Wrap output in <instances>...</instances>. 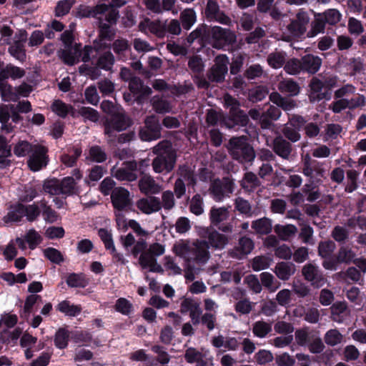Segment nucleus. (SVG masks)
I'll return each instance as SVG.
<instances>
[{"instance_id":"nucleus-1","label":"nucleus","mask_w":366,"mask_h":366,"mask_svg":"<svg viewBox=\"0 0 366 366\" xmlns=\"http://www.w3.org/2000/svg\"><path fill=\"white\" fill-rule=\"evenodd\" d=\"M167 144L161 142L153 148V152L157 156L152 160V166L156 173L168 174L176 164L177 154Z\"/></svg>"},{"instance_id":"nucleus-2","label":"nucleus","mask_w":366,"mask_h":366,"mask_svg":"<svg viewBox=\"0 0 366 366\" xmlns=\"http://www.w3.org/2000/svg\"><path fill=\"white\" fill-rule=\"evenodd\" d=\"M337 86V78L335 76H325L322 79L313 76L309 84L310 98L313 97L317 101H329L332 98L333 88Z\"/></svg>"},{"instance_id":"nucleus-3","label":"nucleus","mask_w":366,"mask_h":366,"mask_svg":"<svg viewBox=\"0 0 366 366\" xmlns=\"http://www.w3.org/2000/svg\"><path fill=\"white\" fill-rule=\"evenodd\" d=\"M133 124L132 119L122 109L112 117L105 119L103 124L104 134L112 142V138L114 139L117 137L116 132L125 131Z\"/></svg>"},{"instance_id":"nucleus-4","label":"nucleus","mask_w":366,"mask_h":366,"mask_svg":"<svg viewBox=\"0 0 366 366\" xmlns=\"http://www.w3.org/2000/svg\"><path fill=\"white\" fill-rule=\"evenodd\" d=\"M43 188L45 192L51 195L63 194L65 197L77 194L79 192L73 177H66L61 180L56 178L48 180L44 182Z\"/></svg>"},{"instance_id":"nucleus-5","label":"nucleus","mask_w":366,"mask_h":366,"mask_svg":"<svg viewBox=\"0 0 366 366\" xmlns=\"http://www.w3.org/2000/svg\"><path fill=\"white\" fill-rule=\"evenodd\" d=\"M207 38V44H210L217 49L232 45L237 39V36L233 31L219 26H208Z\"/></svg>"},{"instance_id":"nucleus-6","label":"nucleus","mask_w":366,"mask_h":366,"mask_svg":"<svg viewBox=\"0 0 366 366\" xmlns=\"http://www.w3.org/2000/svg\"><path fill=\"white\" fill-rule=\"evenodd\" d=\"M230 144L231 154L234 159L242 164L253 162L255 158L254 148L244 139L231 140Z\"/></svg>"},{"instance_id":"nucleus-7","label":"nucleus","mask_w":366,"mask_h":366,"mask_svg":"<svg viewBox=\"0 0 366 366\" xmlns=\"http://www.w3.org/2000/svg\"><path fill=\"white\" fill-rule=\"evenodd\" d=\"M162 126L154 115L148 116L144 120V126L141 127L139 136L141 140L151 142L161 137Z\"/></svg>"},{"instance_id":"nucleus-8","label":"nucleus","mask_w":366,"mask_h":366,"mask_svg":"<svg viewBox=\"0 0 366 366\" xmlns=\"http://www.w3.org/2000/svg\"><path fill=\"white\" fill-rule=\"evenodd\" d=\"M234 183L229 178L214 179L210 184L209 193L216 202H221L225 197H229L234 192Z\"/></svg>"},{"instance_id":"nucleus-9","label":"nucleus","mask_w":366,"mask_h":366,"mask_svg":"<svg viewBox=\"0 0 366 366\" xmlns=\"http://www.w3.org/2000/svg\"><path fill=\"white\" fill-rule=\"evenodd\" d=\"M48 149L41 144H35V147L29 156L27 164L30 170L37 172L45 167L49 161Z\"/></svg>"},{"instance_id":"nucleus-10","label":"nucleus","mask_w":366,"mask_h":366,"mask_svg":"<svg viewBox=\"0 0 366 366\" xmlns=\"http://www.w3.org/2000/svg\"><path fill=\"white\" fill-rule=\"evenodd\" d=\"M355 256V254L350 248L342 246L331 259L322 262V266L325 269L336 271L338 269L339 264L342 263L350 264L353 261Z\"/></svg>"},{"instance_id":"nucleus-11","label":"nucleus","mask_w":366,"mask_h":366,"mask_svg":"<svg viewBox=\"0 0 366 366\" xmlns=\"http://www.w3.org/2000/svg\"><path fill=\"white\" fill-rule=\"evenodd\" d=\"M113 207L118 211L132 210V201L129 192L124 187H115L111 193Z\"/></svg>"},{"instance_id":"nucleus-12","label":"nucleus","mask_w":366,"mask_h":366,"mask_svg":"<svg viewBox=\"0 0 366 366\" xmlns=\"http://www.w3.org/2000/svg\"><path fill=\"white\" fill-rule=\"evenodd\" d=\"M249 122L248 115L242 109L229 112L221 122V125L235 131L246 127Z\"/></svg>"},{"instance_id":"nucleus-13","label":"nucleus","mask_w":366,"mask_h":366,"mask_svg":"<svg viewBox=\"0 0 366 366\" xmlns=\"http://www.w3.org/2000/svg\"><path fill=\"white\" fill-rule=\"evenodd\" d=\"M310 19L307 11L301 9L296 14L295 18L287 25V30L293 36L300 37L306 32Z\"/></svg>"},{"instance_id":"nucleus-14","label":"nucleus","mask_w":366,"mask_h":366,"mask_svg":"<svg viewBox=\"0 0 366 366\" xmlns=\"http://www.w3.org/2000/svg\"><path fill=\"white\" fill-rule=\"evenodd\" d=\"M302 275L305 280L311 282L312 286L320 288L326 283V278L322 272L316 265L311 263L305 264L302 269Z\"/></svg>"},{"instance_id":"nucleus-15","label":"nucleus","mask_w":366,"mask_h":366,"mask_svg":"<svg viewBox=\"0 0 366 366\" xmlns=\"http://www.w3.org/2000/svg\"><path fill=\"white\" fill-rule=\"evenodd\" d=\"M58 56L64 64L68 66H73L82 59L83 50L80 44H75L74 46L64 47L58 51Z\"/></svg>"},{"instance_id":"nucleus-16","label":"nucleus","mask_w":366,"mask_h":366,"mask_svg":"<svg viewBox=\"0 0 366 366\" xmlns=\"http://www.w3.org/2000/svg\"><path fill=\"white\" fill-rule=\"evenodd\" d=\"M105 40L95 39L93 45H86L83 49V56L81 61L84 63L90 61L92 59L95 58L97 55L101 54L102 51L109 49L111 44L104 42Z\"/></svg>"},{"instance_id":"nucleus-17","label":"nucleus","mask_w":366,"mask_h":366,"mask_svg":"<svg viewBox=\"0 0 366 366\" xmlns=\"http://www.w3.org/2000/svg\"><path fill=\"white\" fill-rule=\"evenodd\" d=\"M109 9V6L106 4H97L95 6L81 4L76 8L75 16L78 18H90L93 17L98 20L99 15L104 14Z\"/></svg>"},{"instance_id":"nucleus-18","label":"nucleus","mask_w":366,"mask_h":366,"mask_svg":"<svg viewBox=\"0 0 366 366\" xmlns=\"http://www.w3.org/2000/svg\"><path fill=\"white\" fill-rule=\"evenodd\" d=\"M137 207L144 214H151L159 212L162 209V203L159 198L154 196L143 197L136 202Z\"/></svg>"},{"instance_id":"nucleus-19","label":"nucleus","mask_w":366,"mask_h":366,"mask_svg":"<svg viewBox=\"0 0 366 366\" xmlns=\"http://www.w3.org/2000/svg\"><path fill=\"white\" fill-rule=\"evenodd\" d=\"M221 59H225L226 61L217 62L208 71L207 77L209 81L219 83L224 80L228 71V58L226 55H224L221 57Z\"/></svg>"},{"instance_id":"nucleus-20","label":"nucleus","mask_w":366,"mask_h":366,"mask_svg":"<svg viewBox=\"0 0 366 366\" xmlns=\"http://www.w3.org/2000/svg\"><path fill=\"white\" fill-rule=\"evenodd\" d=\"M254 242L251 238L244 236L239 239L238 245L229 252L233 258L242 259L249 254L254 249Z\"/></svg>"},{"instance_id":"nucleus-21","label":"nucleus","mask_w":366,"mask_h":366,"mask_svg":"<svg viewBox=\"0 0 366 366\" xmlns=\"http://www.w3.org/2000/svg\"><path fill=\"white\" fill-rule=\"evenodd\" d=\"M272 150L282 159H288L291 154L292 147L290 142L280 135L277 136L272 142Z\"/></svg>"},{"instance_id":"nucleus-22","label":"nucleus","mask_w":366,"mask_h":366,"mask_svg":"<svg viewBox=\"0 0 366 366\" xmlns=\"http://www.w3.org/2000/svg\"><path fill=\"white\" fill-rule=\"evenodd\" d=\"M302 71L310 74H316L320 69L322 60L318 56L311 54L301 57Z\"/></svg>"},{"instance_id":"nucleus-23","label":"nucleus","mask_w":366,"mask_h":366,"mask_svg":"<svg viewBox=\"0 0 366 366\" xmlns=\"http://www.w3.org/2000/svg\"><path fill=\"white\" fill-rule=\"evenodd\" d=\"M204 237L208 239L209 246L216 249H222L228 242L226 235L220 234L215 229L207 228L204 231Z\"/></svg>"},{"instance_id":"nucleus-24","label":"nucleus","mask_w":366,"mask_h":366,"mask_svg":"<svg viewBox=\"0 0 366 366\" xmlns=\"http://www.w3.org/2000/svg\"><path fill=\"white\" fill-rule=\"evenodd\" d=\"M98 38L101 40L112 41L116 36V29L113 25L104 21L102 17L98 18Z\"/></svg>"},{"instance_id":"nucleus-25","label":"nucleus","mask_w":366,"mask_h":366,"mask_svg":"<svg viewBox=\"0 0 366 366\" xmlns=\"http://www.w3.org/2000/svg\"><path fill=\"white\" fill-rule=\"evenodd\" d=\"M139 187L142 193L148 194H156L160 192V186L156 183L151 177L144 176L139 181Z\"/></svg>"},{"instance_id":"nucleus-26","label":"nucleus","mask_w":366,"mask_h":366,"mask_svg":"<svg viewBox=\"0 0 366 366\" xmlns=\"http://www.w3.org/2000/svg\"><path fill=\"white\" fill-rule=\"evenodd\" d=\"M295 271V265L290 262H278L274 268L276 275L282 280H288Z\"/></svg>"},{"instance_id":"nucleus-27","label":"nucleus","mask_w":366,"mask_h":366,"mask_svg":"<svg viewBox=\"0 0 366 366\" xmlns=\"http://www.w3.org/2000/svg\"><path fill=\"white\" fill-rule=\"evenodd\" d=\"M260 185V180L252 172H245L242 179L240 181L241 187L249 193L254 192Z\"/></svg>"},{"instance_id":"nucleus-28","label":"nucleus","mask_w":366,"mask_h":366,"mask_svg":"<svg viewBox=\"0 0 366 366\" xmlns=\"http://www.w3.org/2000/svg\"><path fill=\"white\" fill-rule=\"evenodd\" d=\"M209 246L206 240L198 241L194 244V260L197 263L204 264L209 258Z\"/></svg>"},{"instance_id":"nucleus-29","label":"nucleus","mask_w":366,"mask_h":366,"mask_svg":"<svg viewBox=\"0 0 366 366\" xmlns=\"http://www.w3.org/2000/svg\"><path fill=\"white\" fill-rule=\"evenodd\" d=\"M55 309L56 311L69 317H76L82 310L80 305L71 304V302L67 300L60 302L56 306H55Z\"/></svg>"},{"instance_id":"nucleus-30","label":"nucleus","mask_w":366,"mask_h":366,"mask_svg":"<svg viewBox=\"0 0 366 366\" xmlns=\"http://www.w3.org/2000/svg\"><path fill=\"white\" fill-rule=\"evenodd\" d=\"M208 26L206 24L199 25L187 37V43L190 46L195 40H198L200 44H207Z\"/></svg>"},{"instance_id":"nucleus-31","label":"nucleus","mask_w":366,"mask_h":366,"mask_svg":"<svg viewBox=\"0 0 366 366\" xmlns=\"http://www.w3.org/2000/svg\"><path fill=\"white\" fill-rule=\"evenodd\" d=\"M69 340H71V332L66 327H61L55 332L54 344L56 348L64 350L68 347Z\"/></svg>"},{"instance_id":"nucleus-32","label":"nucleus","mask_w":366,"mask_h":366,"mask_svg":"<svg viewBox=\"0 0 366 366\" xmlns=\"http://www.w3.org/2000/svg\"><path fill=\"white\" fill-rule=\"evenodd\" d=\"M26 206L22 203L11 205L9 212L5 217L6 222H19L25 217Z\"/></svg>"},{"instance_id":"nucleus-33","label":"nucleus","mask_w":366,"mask_h":366,"mask_svg":"<svg viewBox=\"0 0 366 366\" xmlns=\"http://www.w3.org/2000/svg\"><path fill=\"white\" fill-rule=\"evenodd\" d=\"M279 90L290 97H295L299 94L300 86L298 83L292 79L281 81L278 84Z\"/></svg>"},{"instance_id":"nucleus-34","label":"nucleus","mask_w":366,"mask_h":366,"mask_svg":"<svg viewBox=\"0 0 366 366\" xmlns=\"http://www.w3.org/2000/svg\"><path fill=\"white\" fill-rule=\"evenodd\" d=\"M336 248L335 243L332 240L320 241L318 244V255L324 259L323 261H327L333 257V252Z\"/></svg>"},{"instance_id":"nucleus-35","label":"nucleus","mask_w":366,"mask_h":366,"mask_svg":"<svg viewBox=\"0 0 366 366\" xmlns=\"http://www.w3.org/2000/svg\"><path fill=\"white\" fill-rule=\"evenodd\" d=\"M51 109L54 113L61 118H65L69 114H71L73 117H76L74 107L60 99L55 100L53 102Z\"/></svg>"},{"instance_id":"nucleus-36","label":"nucleus","mask_w":366,"mask_h":366,"mask_svg":"<svg viewBox=\"0 0 366 366\" xmlns=\"http://www.w3.org/2000/svg\"><path fill=\"white\" fill-rule=\"evenodd\" d=\"M25 70L21 67L14 66V64H9L4 69L0 71V76L3 79L11 78L12 79H17L23 77L25 75Z\"/></svg>"},{"instance_id":"nucleus-37","label":"nucleus","mask_w":366,"mask_h":366,"mask_svg":"<svg viewBox=\"0 0 366 366\" xmlns=\"http://www.w3.org/2000/svg\"><path fill=\"white\" fill-rule=\"evenodd\" d=\"M347 305L345 302H337L331 307L332 320L338 323H342L345 320Z\"/></svg>"},{"instance_id":"nucleus-38","label":"nucleus","mask_w":366,"mask_h":366,"mask_svg":"<svg viewBox=\"0 0 366 366\" xmlns=\"http://www.w3.org/2000/svg\"><path fill=\"white\" fill-rule=\"evenodd\" d=\"M66 282L69 287L84 288L89 284V280L83 273H70L66 277Z\"/></svg>"},{"instance_id":"nucleus-39","label":"nucleus","mask_w":366,"mask_h":366,"mask_svg":"<svg viewBox=\"0 0 366 366\" xmlns=\"http://www.w3.org/2000/svg\"><path fill=\"white\" fill-rule=\"evenodd\" d=\"M252 228L257 234H268L272 229V221L267 217L258 219L252 222Z\"/></svg>"},{"instance_id":"nucleus-40","label":"nucleus","mask_w":366,"mask_h":366,"mask_svg":"<svg viewBox=\"0 0 366 366\" xmlns=\"http://www.w3.org/2000/svg\"><path fill=\"white\" fill-rule=\"evenodd\" d=\"M114 61L115 59L113 54L110 51H106L99 55L97 65L103 70L110 71L114 64Z\"/></svg>"},{"instance_id":"nucleus-41","label":"nucleus","mask_w":366,"mask_h":366,"mask_svg":"<svg viewBox=\"0 0 366 366\" xmlns=\"http://www.w3.org/2000/svg\"><path fill=\"white\" fill-rule=\"evenodd\" d=\"M39 204L42 209V216L46 222L54 223L59 219V214L51 206L47 205V202L44 199L39 202Z\"/></svg>"},{"instance_id":"nucleus-42","label":"nucleus","mask_w":366,"mask_h":366,"mask_svg":"<svg viewBox=\"0 0 366 366\" xmlns=\"http://www.w3.org/2000/svg\"><path fill=\"white\" fill-rule=\"evenodd\" d=\"M35 144H33L26 140H19L14 147V154L18 157L29 156Z\"/></svg>"},{"instance_id":"nucleus-43","label":"nucleus","mask_w":366,"mask_h":366,"mask_svg":"<svg viewBox=\"0 0 366 366\" xmlns=\"http://www.w3.org/2000/svg\"><path fill=\"white\" fill-rule=\"evenodd\" d=\"M228 217V210L225 207H212L209 212V219L211 224L218 226L222 221Z\"/></svg>"},{"instance_id":"nucleus-44","label":"nucleus","mask_w":366,"mask_h":366,"mask_svg":"<svg viewBox=\"0 0 366 366\" xmlns=\"http://www.w3.org/2000/svg\"><path fill=\"white\" fill-rule=\"evenodd\" d=\"M274 230L282 240H287L288 238L295 235L297 231V227L293 224H276L274 227Z\"/></svg>"},{"instance_id":"nucleus-45","label":"nucleus","mask_w":366,"mask_h":366,"mask_svg":"<svg viewBox=\"0 0 366 366\" xmlns=\"http://www.w3.org/2000/svg\"><path fill=\"white\" fill-rule=\"evenodd\" d=\"M196 13L192 9L184 10L180 14L181 24L184 29L189 30L196 21Z\"/></svg>"},{"instance_id":"nucleus-46","label":"nucleus","mask_w":366,"mask_h":366,"mask_svg":"<svg viewBox=\"0 0 366 366\" xmlns=\"http://www.w3.org/2000/svg\"><path fill=\"white\" fill-rule=\"evenodd\" d=\"M76 3V0H61L59 1L55 6L54 13L56 17H62L68 14Z\"/></svg>"},{"instance_id":"nucleus-47","label":"nucleus","mask_w":366,"mask_h":366,"mask_svg":"<svg viewBox=\"0 0 366 366\" xmlns=\"http://www.w3.org/2000/svg\"><path fill=\"white\" fill-rule=\"evenodd\" d=\"M71 340L76 344L86 345L92 341V335L84 330L71 331Z\"/></svg>"},{"instance_id":"nucleus-48","label":"nucleus","mask_w":366,"mask_h":366,"mask_svg":"<svg viewBox=\"0 0 366 366\" xmlns=\"http://www.w3.org/2000/svg\"><path fill=\"white\" fill-rule=\"evenodd\" d=\"M78 114L84 118V122L87 120L92 122H97L99 119V112L89 107H81L78 109Z\"/></svg>"},{"instance_id":"nucleus-49","label":"nucleus","mask_w":366,"mask_h":366,"mask_svg":"<svg viewBox=\"0 0 366 366\" xmlns=\"http://www.w3.org/2000/svg\"><path fill=\"white\" fill-rule=\"evenodd\" d=\"M114 309L117 312L128 316L134 310L133 305L126 298L120 297L117 300Z\"/></svg>"},{"instance_id":"nucleus-50","label":"nucleus","mask_w":366,"mask_h":366,"mask_svg":"<svg viewBox=\"0 0 366 366\" xmlns=\"http://www.w3.org/2000/svg\"><path fill=\"white\" fill-rule=\"evenodd\" d=\"M326 22L321 14L315 15L314 21L311 23V30L309 32L310 36H315L319 33H323L325 29Z\"/></svg>"},{"instance_id":"nucleus-51","label":"nucleus","mask_w":366,"mask_h":366,"mask_svg":"<svg viewBox=\"0 0 366 366\" xmlns=\"http://www.w3.org/2000/svg\"><path fill=\"white\" fill-rule=\"evenodd\" d=\"M10 110L8 106H0V122L1 123V129L7 133L11 132L13 129L11 124L9 123L10 119Z\"/></svg>"},{"instance_id":"nucleus-52","label":"nucleus","mask_w":366,"mask_h":366,"mask_svg":"<svg viewBox=\"0 0 366 366\" xmlns=\"http://www.w3.org/2000/svg\"><path fill=\"white\" fill-rule=\"evenodd\" d=\"M9 54L20 61L26 59V50L24 46L20 41H14L13 44L9 47Z\"/></svg>"},{"instance_id":"nucleus-53","label":"nucleus","mask_w":366,"mask_h":366,"mask_svg":"<svg viewBox=\"0 0 366 366\" xmlns=\"http://www.w3.org/2000/svg\"><path fill=\"white\" fill-rule=\"evenodd\" d=\"M149 31L155 34L159 38H163L166 36L165 21L160 20L150 21L148 23Z\"/></svg>"},{"instance_id":"nucleus-54","label":"nucleus","mask_w":366,"mask_h":366,"mask_svg":"<svg viewBox=\"0 0 366 366\" xmlns=\"http://www.w3.org/2000/svg\"><path fill=\"white\" fill-rule=\"evenodd\" d=\"M271 331V325L264 321L256 322L252 328L254 335L260 338L266 337Z\"/></svg>"},{"instance_id":"nucleus-55","label":"nucleus","mask_w":366,"mask_h":366,"mask_svg":"<svg viewBox=\"0 0 366 366\" xmlns=\"http://www.w3.org/2000/svg\"><path fill=\"white\" fill-rule=\"evenodd\" d=\"M44 255L50 262L56 264H60L64 260L61 252L54 247L46 248L44 250Z\"/></svg>"},{"instance_id":"nucleus-56","label":"nucleus","mask_w":366,"mask_h":366,"mask_svg":"<svg viewBox=\"0 0 366 366\" xmlns=\"http://www.w3.org/2000/svg\"><path fill=\"white\" fill-rule=\"evenodd\" d=\"M272 259L265 256H257L253 258L252 267L254 271H260L267 269Z\"/></svg>"},{"instance_id":"nucleus-57","label":"nucleus","mask_w":366,"mask_h":366,"mask_svg":"<svg viewBox=\"0 0 366 366\" xmlns=\"http://www.w3.org/2000/svg\"><path fill=\"white\" fill-rule=\"evenodd\" d=\"M285 71L290 74H297L302 71L301 59L292 58L287 61L284 66Z\"/></svg>"},{"instance_id":"nucleus-58","label":"nucleus","mask_w":366,"mask_h":366,"mask_svg":"<svg viewBox=\"0 0 366 366\" xmlns=\"http://www.w3.org/2000/svg\"><path fill=\"white\" fill-rule=\"evenodd\" d=\"M189 211L197 216L203 213V199L199 194H196L192 197L189 204Z\"/></svg>"},{"instance_id":"nucleus-59","label":"nucleus","mask_w":366,"mask_h":366,"mask_svg":"<svg viewBox=\"0 0 366 366\" xmlns=\"http://www.w3.org/2000/svg\"><path fill=\"white\" fill-rule=\"evenodd\" d=\"M89 157L92 161L102 163L106 161L107 154L100 146H92L89 149Z\"/></svg>"},{"instance_id":"nucleus-60","label":"nucleus","mask_w":366,"mask_h":366,"mask_svg":"<svg viewBox=\"0 0 366 366\" xmlns=\"http://www.w3.org/2000/svg\"><path fill=\"white\" fill-rule=\"evenodd\" d=\"M41 240V235L34 229L29 230L25 235V241L28 243L31 249H34Z\"/></svg>"},{"instance_id":"nucleus-61","label":"nucleus","mask_w":366,"mask_h":366,"mask_svg":"<svg viewBox=\"0 0 366 366\" xmlns=\"http://www.w3.org/2000/svg\"><path fill=\"white\" fill-rule=\"evenodd\" d=\"M184 357L187 363L192 364L198 363L203 359V355L201 352L198 351L194 347H189L185 350Z\"/></svg>"},{"instance_id":"nucleus-62","label":"nucleus","mask_w":366,"mask_h":366,"mask_svg":"<svg viewBox=\"0 0 366 366\" xmlns=\"http://www.w3.org/2000/svg\"><path fill=\"white\" fill-rule=\"evenodd\" d=\"M39 202H34L32 204L25 205L26 212L25 217L28 222H32L35 221L41 214L40 204Z\"/></svg>"},{"instance_id":"nucleus-63","label":"nucleus","mask_w":366,"mask_h":366,"mask_svg":"<svg viewBox=\"0 0 366 366\" xmlns=\"http://www.w3.org/2000/svg\"><path fill=\"white\" fill-rule=\"evenodd\" d=\"M342 335L337 330H330L325 335V342L330 346H335L340 343Z\"/></svg>"},{"instance_id":"nucleus-64","label":"nucleus","mask_w":366,"mask_h":366,"mask_svg":"<svg viewBox=\"0 0 366 366\" xmlns=\"http://www.w3.org/2000/svg\"><path fill=\"white\" fill-rule=\"evenodd\" d=\"M321 14L322 15L326 24L330 25H335L340 21L341 14L337 9H328Z\"/></svg>"}]
</instances>
